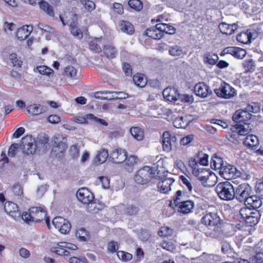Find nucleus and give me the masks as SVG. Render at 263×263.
Masks as SVG:
<instances>
[{"label":"nucleus","instance_id":"e2e57ef3","mask_svg":"<svg viewBox=\"0 0 263 263\" xmlns=\"http://www.w3.org/2000/svg\"><path fill=\"white\" fill-rule=\"evenodd\" d=\"M179 178L182 183L186 186L188 190L190 192H191L192 191L193 187L190 181V179L184 176H180Z\"/></svg>","mask_w":263,"mask_h":263},{"label":"nucleus","instance_id":"864d4df0","mask_svg":"<svg viewBox=\"0 0 263 263\" xmlns=\"http://www.w3.org/2000/svg\"><path fill=\"white\" fill-rule=\"evenodd\" d=\"M80 3L85 9L88 11H91L95 8V4L92 1L81 0Z\"/></svg>","mask_w":263,"mask_h":263},{"label":"nucleus","instance_id":"f03ea898","mask_svg":"<svg viewBox=\"0 0 263 263\" xmlns=\"http://www.w3.org/2000/svg\"><path fill=\"white\" fill-rule=\"evenodd\" d=\"M255 191L257 195L252 194L243 201L245 206L252 209L259 208L262 204L261 199H263V182H260L255 186Z\"/></svg>","mask_w":263,"mask_h":263},{"label":"nucleus","instance_id":"6e6552de","mask_svg":"<svg viewBox=\"0 0 263 263\" xmlns=\"http://www.w3.org/2000/svg\"><path fill=\"white\" fill-rule=\"evenodd\" d=\"M252 193L251 187L247 183L238 185L234 189L235 198L239 202H243Z\"/></svg>","mask_w":263,"mask_h":263},{"label":"nucleus","instance_id":"4468645a","mask_svg":"<svg viewBox=\"0 0 263 263\" xmlns=\"http://www.w3.org/2000/svg\"><path fill=\"white\" fill-rule=\"evenodd\" d=\"M220 173L221 176L227 180L234 179L240 176V172L232 165H227L221 168Z\"/></svg>","mask_w":263,"mask_h":263},{"label":"nucleus","instance_id":"5fc2aeb1","mask_svg":"<svg viewBox=\"0 0 263 263\" xmlns=\"http://www.w3.org/2000/svg\"><path fill=\"white\" fill-rule=\"evenodd\" d=\"M76 235L80 240L85 241L87 240L88 232L84 229H81L77 231Z\"/></svg>","mask_w":263,"mask_h":263},{"label":"nucleus","instance_id":"aec40b11","mask_svg":"<svg viewBox=\"0 0 263 263\" xmlns=\"http://www.w3.org/2000/svg\"><path fill=\"white\" fill-rule=\"evenodd\" d=\"M234 126L238 135L246 136L252 131L253 125L250 122H244L243 123H236Z\"/></svg>","mask_w":263,"mask_h":263},{"label":"nucleus","instance_id":"0e129e2a","mask_svg":"<svg viewBox=\"0 0 263 263\" xmlns=\"http://www.w3.org/2000/svg\"><path fill=\"white\" fill-rule=\"evenodd\" d=\"M194 139V136L192 134L187 135L180 140V144L185 146L189 144Z\"/></svg>","mask_w":263,"mask_h":263},{"label":"nucleus","instance_id":"c9c22d12","mask_svg":"<svg viewBox=\"0 0 263 263\" xmlns=\"http://www.w3.org/2000/svg\"><path fill=\"white\" fill-rule=\"evenodd\" d=\"M219 58L217 54L213 53L208 52L204 55V62L205 64L215 65L218 61Z\"/></svg>","mask_w":263,"mask_h":263},{"label":"nucleus","instance_id":"09e8293b","mask_svg":"<svg viewBox=\"0 0 263 263\" xmlns=\"http://www.w3.org/2000/svg\"><path fill=\"white\" fill-rule=\"evenodd\" d=\"M117 254L118 258L123 261L130 260L133 257L131 254L124 251H118Z\"/></svg>","mask_w":263,"mask_h":263},{"label":"nucleus","instance_id":"bf43d9fd","mask_svg":"<svg viewBox=\"0 0 263 263\" xmlns=\"http://www.w3.org/2000/svg\"><path fill=\"white\" fill-rule=\"evenodd\" d=\"M252 209L248 208L247 207L242 208L240 211V215L241 217L245 220L248 217H249L250 215H252V213L253 211H251Z\"/></svg>","mask_w":263,"mask_h":263},{"label":"nucleus","instance_id":"3c124183","mask_svg":"<svg viewBox=\"0 0 263 263\" xmlns=\"http://www.w3.org/2000/svg\"><path fill=\"white\" fill-rule=\"evenodd\" d=\"M173 233V230L167 227H161L158 231V235L161 237H167Z\"/></svg>","mask_w":263,"mask_h":263},{"label":"nucleus","instance_id":"69168bd1","mask_svg":"<svg viewBox=\"0 0 263 263\" xmlns=\"http://www.w3.org/2000/svg\"><path fill=\"white\" fill-rule=\"evenodd\" d=\"M243 66L246 71H249L253 70L254 67V63L252 59L246 60L243 62Z\"/></svg>","mask_w":263,"mask_h":263},{"label":"nucleus","instance_id":"7c9ffc66","mask_svg":"<svg viewBox=\"0 0 263 263\" xmlns=\"http://www.w3.org/2000/svg\"><path fill=\"white\" fill-rule=\"evenodd\" d=\"M243 144L249 148H253L259 144V141L256 136L251 134L245 138Z\"/></svg>","mask_w":263,"mask_h":263},{"label":"nucleus","instance_id":"f257e3e1","mask_svg":"<svg viewBox=\"0 0 263 263\" xmlns=\"http://www.w3.org/2000/svg\"><path fill=\"white\" fill-rule=\"evenodd\" d=\"M182 192L178 190L176 192L173 200L170 201V206L172 208H177L178 212L187 214L193 212L195 208V203L191 200H185Z\"/></svg>","mask_w":263,"mask_h":263},{"label":"nucleus","instance_id":"13d9d810","mask_svg":"<svg viewBox=\"0 0 263 263\" xmlns=\"http://www.w3.org/2000/svg\"><path fill=\"white\" fill-rule=\"evenodd\" d=\"M9 59L14 66L20 67L22 65V62L17 57L16 53H11L9 55Z\"/></svg>","mask_w":263,"mask_h":263},{"label":"nucleus","instance_id":"2f4dec72","mask_svg":"<svg viewBox=\"0 0 263 263\" xmlns=\"http://www.w3.org/2000/svg\"><path fill=\"white\" fill-rule=\"evenodd\" d=\"M119 27L122 31L128 34H132L134 32L133 25L128 21H120Z\"/></svg>","mask_w":263,"mask_h":263},{"label":"nucleus","instance_id":"2eb2a0df","mask_svg":"<svg viewBox=\"0 0 263 263\" xmlns=\"http://www.w3.org/2000/svg\"><path fill=\"white\" fill-rule=\"evenodd\" d=\"M257 37V33L253 30L248 29L246 32L240 33L237 36L238 42L245 44L251 43L252 39H255Z\"/></svg>","mask_w":263,"mask_h":263},{"label":"nucleus","instance_id":"79ce46f5","mask_svg":"<svg viewBox=\"0 0 263 263\" xmlns=\"http://www.w3.org/2000/svg\"><path fill=\"white\" fill-rule=\"evenodd\" d=\"M111 92L109 91H97L95 93V97L96 99H99L101 100H112L113 97L112 96H108L107 95L111 94Z\"/></svg>","mask_w":263,"mask_h":263},{"label":"nucleus","instance_id":"052dcab7","mask_svg":"<svg viewBox=\"0 0 263 263\" xmlns=\"http://www.w3.org/2000/svg\"><path fill=\"white\" fill-rule=\"evenodd\" d=\"M13 194L18 198L21 197L23 194V188L19 184H15L12 187Z\"/></svg>","mask_w":263,"mask_h":263},{"label":"nucleus","instance_id":"412c9836","mask_svg":"<svg viewBox=\"0 0 263 263\" xmlns=\"http://www.w3.org/2000/svg\"><path fill=\"white\" fill-rule=\"evenodd\" d=\"M5 211L10 216L15 218L20 216L17 205L12 202H7L4 205Z\"/></svg>","mask_w":263,"mask_h":263},{"label":"nucleus","instance_id":"cd10ccee","mask_svg":"<svg viewBox=\"0 0 263 263\" xmlns=\"http://www.w3.org/2000/svg\"><path fill=\"white\" fill-rule=\"evenodd\" d=\"M108 151L104 148H101L97 152V155L95 158L94 162L97 164H100L104 163L108 157Z\"/></svg>","mask_w":263,"mask_h":263},{"label":"nucleus","instance_id":"f704fd0d","mask_svg":"<svg viewBox=\"0 0 263 263\" xmlns=\"http://www.w3.org/2000/svg\"><path fill=\"white\" fill-rule=\"evenodd\" d=\"M40 8L47 15L51 17H54V11L52 7L46 2L42 1L39 3Z\"/></svg>","mask_w":263,"mask_h":263},{"label":"nucleus","instance_id":"680f3d73","mask_svg":"<svg viewBox=\"0 0 263 263\" xmlns=\"http://www.w3.org/2000/svg\"><path fill=\"white\" fill-rule=\"evenodd\" d=\"M118 249V243L117 241H111L107 245V251L111 253L117 252Z\"/></svg>","mask_w":263,"mask_h":263},{"label":"nucleus","instance_id":"603ef678","mask_svg":"<svg viewBox=\"0 0 263 263\" xmlns=\"http://www.w3.org/2000/svg\"><path fill=\"white\" fill-rule=\"evenodd\" d=\"M160 246L164 249L171 252L173 251L175 249V245L172 241H170L163 240L161 242Z\"/></svg>","mask_w":263,"mask_h":263},{"label":"nucleus","instance_id":"1a4fd4ad","mask_svg":"<svg viewBox=\"0 0 263 263\" xmlns=\"http://www.w3.org/2000/svg\"><path fill=\"white\" fill-rule=\"evenodd\" d=\"M214 91L218 97L224 99H230L236 95L235 89L225 82L221 83L219 88L215 89Z\"/></svg>","mask_w":263,"mask_h":263},{"label":"nucleus","instance_id":"ddd939ff","mask_svg":"<svg viewBox=\"0 0 263 263\" xmlns=\"http://www.w3.org/2000/svg\"><path fill=\"white\" fill-rule=\"evenodd\" d=\"M177 138L174 135H171L168 132H164L162 135L163 149L166 152H170L176 146Z\"/></svg>","mask_w":263,"mask_h":263},{"label":"nucleus","instance_id":"f8f14e48","mask_svg":"<svg viewBox=\"0 0 263 263\" xmlns=\"http://www.w3.org/2000/svg\"><path fill=\"white\" fill-rule=\"evenodd\" d=\"M35 141L31 136L27 135L21 139L20 145L23 147L24 152L27 155L33 154L36 150Z\"/></svg>","mask_w":263,"mask_h":263},{"label":"nucleus","instance_id":"5701e85b","mask_svg":"<svg viewBox=\"0 0 263 263\" xmlns=\"http://www.w3.org/2000/svg\"><path fill=\"white\" fill-rule=\"evenodd\" d=\"M164 98L168 101H176L179 99L180 95L175 89L166 88L163 91Z\"/></svg>","mask_w":263,"mask_h":263},{"label":"nucleus","instance_id":"393cba45","mask_svg":"<svg viewBox=\"0 0 263 263\" xmlns=\"http://www.w3.org/2000/svg\"><path fill=\"white\" fill-rule=\"evenodd\" d=\"M159 24H157L155 27H151L147 29L145 31V34L150 38L155 40H160L163 37V33L159 30Z\"/></svg>","mask_w":263,"mask_h":263},{"label":"nucleus","instance_id":"4c0bfd02","mask_svg":"<svg viewBox=\"0 0 263 263\" xmlns=\"http://www.w3.org/2000/svg\"><path fill=\"white\" fill-rule=\"evenodd\" d=\"M137 158L135 156H130L127 157L125 164V168L128 172L133 171L134 166L136 164Z\"/></svg>","mask_w":263,"mask_h":263},{"label":"nucleus","instance_id":"72a5a7b5","mask_svg":"<svg viewBox=\"0 0 263 263\" xmlns=\"http://www.w3.org/2000/svg\"><path fill=\"white\" fill-rule=\"evenodd\" d=\"M159 21L160 23H159L158 28L163 34V32L170 34H173L175 33L176 29L173 26L166 23H161L160 20H159Z\"/></svg>","mask_w":263,"mask_h":263},{"label":"nucleus","instance_id":"49530a36","mask_svg":"<svg viewBox=\"0 0 263 263\" xmlns=\"http://www.w3.org/2000/svg\"><path fill=\"white\" fill-rule=\"evenodd\" d=\"M128 4L131 8L138 11L143 8L142 3L140 0H129Z\"/></svg>","mask_w":263,"mask_h":263},{"label":"nucleus","instance_id":"4be33fe9","mask_svg":"<svg viewBox=\"0 0 263 263\" xmlns=\"http://www.w3.org/2000/svg\"><path fill=\"white\" fill-rule=\"evenodd\" d=\"M238 28V25L236 23L228 24L222 22L219 25V29L221 33L231 35L233 34Z\"/></svg>","mask_w":263,"mask_h":263},{"label":"nucleus","instance_id":"6ab92c4d","mask_svg":"<svg viewBox=\"0 0 263 263\" xmlns=\"http://www.w3.org/2000/svg\"><path fill=\"white\" fill-rule=\"evenodd\" d=\"M174 180L171 177H166L159 181L158 183V188L159 192L163 194H167L171 190V186Z\"/></svg>","mask_w":263,"mask_h":263},{"label":"nucleus","instance_id":"9d476101","mask_svg":"<svg viewBox=\"0 0 263 263\" xmlns=\"http://www.w3.org/2000/svg\"><path fill=\"white\" fill-rule=\"evenodd\" d=\"M30 214L34 222H40L45 220L46 223L50 228L49 219L47 217L46 211L43 206L30 208Z\"/></svg>","mask_w":263,"mask_h":263},{"label":"nucleus","instance_id":"c85d7f7f","mask_svg":"<svg viewBox=\"0 0 263 263\" xmlns=\"http://www.w3.org/2000/svg\"><path fill=\"white\" fill-rule=\"evenodd\" d=\"M260 215L258 211H253L251 215L248 217L245 220L246 223L249 227H253L255 226L259 221Z\"/></svg>","mask_w":263,"mask_h":263},{"label":"nucleus","instance_id":"e433bc0d","mask_svg":"<svg viewBox=\"0 0 263 263\" xmlns=\"http://www.w3.org/2000/svg\"><path fill=\"white\" fill-rule=\"evenodd\" d=\"M123 12V7L120 3H115L111 7L110 15L111 16H116L118 14L121 15Z\"/></svg>","mask_w":263,"mask_h":263},{"label":"nucleus","instance_id":"338daca9","mask_svg":"<svg viewBox=\"0 0 263 263\" xmlns=\"http://www.w3.org/2000/svg\"><path fill=\"white\" fill-rule=\"evenodd\" d=\"M246 51L245 49L236 47L234 57L238 59H242L246 56Z\"/></svg>","mask_w":263,"mask_h":263},{"label":"nucleus","instance_id":"39448f33","mask_svg":"<svg viewBox=\"0 0 263 263\" xmlns=\"http://www.w3.org/2000/svg\"><path fill=\"white\" fill-rule=\"evenodd\" d=\"M78 199L85 204L90 205V207H93V209L89 210L90 212H96V203L93 202L94 196L92 193L87 188L80 189L77 193ZM90 208V206H89Z\"/></svg>","mask_w":263,"mask_h":263},{"label":"nucleus","instance_id":"20e7f679","mask_svg":"<svg viewBox=\"0 0 263 263\" xmlns=\"http://www.w3.org/2000/svg\"><path fill=\"white\" fill-rule=\"evenodd\" d=\"M155 177V169L148 166H145L139 169L134 176L137 183L145 184Z\"/></svg>","mask_w":263,"mask_h":263},{"label":"nucleus","instance_id":"8fccbe9b","mask_svg":"<svg viewBox=\"0 0 263 263\" xmlns=\"http://www.w3.org/2000/svg\"><path fill=\"white\" fill-rule=\"evenodd\" d=\"M100 42V39H96L89 42V48L91 50H93L96 52H99L101 50V47L98 44V43Z\"/></svg>","mask_w":263,"mask_h":263},{"label":"nucleus","instance_id":"6e6d98bb","mask_svg":"<svg viewBox=\"0 0 263 263\" xmlns=\"http://www.w3.org/2000/svg\"><path fill=\"white\" fill-rule=\"evenodd\" d=\"M85 119L94 121L96 122L100 123L104 126H107L108 125V123L104 120L98 118L91 114L86 115L84 120Z\"/></svg>","mask_w":263,"mask_h":263},{"label":"nucleus","instance_id":"a19ab883","mask_svg":"<svg viewBox=\"0 0 263 263\" xmlns=\"http://www.w3.org/2000/svg\"><path fill=\"white\" fill-rule=\"evenodd\" d=\"M169 54L173 57L181 56L183 53L182 48L178 45L172 46L168 50Z\"/></svg>","mask_w":263,"mask_h":263},{"label":"nucleus","instance_id":"58836bf2","mask_svg":"<svg viewBox=\"0 0 263 263\" xmlns=\"http://www.w3.org/2000/svg\"><path fill=\"white\" fill-rule=\"evenodd\" d=\"M133 81L136 85L139 87H143L146 84V80L143 75L137 74L133 77Z\"/></svg>","mask_w":263,"mask_h":263},{"label":"nucleus","instance_id":"f3484780","mask_svg":"<svg viewBox=\"0 0 263 263\" xmlns=\"http://www.w3.org/2000/svg\"><path fill=\"white\" fill-rule=\"evenodd\" d=\"M201 222L206 226H215L220 223V218L216 213L210 212L202 218Z\"/></svg>","mask_w":263,"mask_h":263},{"label":"nucleus","instance_id":"4d7b16f0","mask_svg":"<svg viewBox=\"0 0 263 263\" xmlns=\"http://www.w3.org/2000/svg\"><path fill=\"white\" fill-rule=\"evenodd\" d=\"M240 135H238V133H236V130L235 132L228 133L226 137L229 141L230 142L237 144L239 143L238 137Z\"/></svg>","mask_w":263,"mask_h":263},{"label":"nucleus","instance_id":"c03bdc74","mask_svg":"<svg viewBox=\"0 0 263 263\" xmlns=\"http://www.w3.org/2000/svg\"><path fill=\"white\" fill-rule=\"evenodd\" d=\"M174 126L178 128H184L187 124V122L183 117H177L173 122Z\"/></svg>","mask_w":263,"mask_h":263},{"label":"nucleus","instance_id":"9b49d317","mask_svg":"<svg viewBox=\"0 0 263 263\" xmlns=\"http://www.w3.org/2000/svg\"><path fill=\"white\" fill-rule=\"evenodd\" d=\"M52 223L55 228L57 229L61 233L63 234L68 233L71 230L70 222L62 217L59 216L54 218L52 221Z\"/></svg>","mask_w":263,"mask_h":263},{"label":"nucleus","instance_id":"0eeeda50","mask_svg":"<svg viewBox=\"0 0 263 263\" xmlns=\"http://www.w3.org/2000/svg\"><path fill=\"white\" fill-rule=\"evenodd\" d=\"M252 106L248 105L244 110H237L232 117V119L236 124L249 122L252 117L251 112H254Z\"/></svg>","mask_w":263,"mask_h":263},{"label":"nucleus","instance_id":"774afa93","mask_svg":"<svg viewBox=\"0 0 263 263\" xmlns=\"http://www.w3.org/2000/svg\"><path fill=\"white\" fill-rule=\"evenodd\" d=\"M52 251L53 253H55L59 255L68 256L70 254L69 252L68 251L65 250L64 248L58 247L54 248V249Z\"/></svg>","mask_w":263,"mask_h":263},{"label":"nucleus","instance_id":"a878e982","mask_svg":"<svg viewBox=\"0 0 263 263\" xmlns=\"http://www.w3.org/2000/svg\"><path fill=\"white\" fill-rule=\"evenodd\" d=\"M47 108L40 104H31L27 108L28 113L32 115H39L43 112H46Z\"/></svg>","mask_w":263,"mask_h":263},{"label":"nucleus","instance_id":"473e14b6","mask_svg":"<svg viewBox=\"0 0 263 263\" xmlns=\"http://www.w3.org/2000/svg\"><path fill=\"white\" fill-rule=\"evenodd\" d=\"M104 54L108 58H115L117 54L116 48L112 45H106L103 48Z\"/></svg>","mask_w":263,"mask_h":263},{"label":"nucleus","instance_id":"bb28decb","mask_svg":"<svg viewBox=\"0 0 263 263\" xmlns=\"http://www.w3.org/2000/svg\"><path fill=\"white\" fill-rule=\"evenodd\" d=\"M225 166L223 164V161L221 157L217 156V154H215L211 161V167L213 170H219V173L222 171L221 168Z\"/></svg>","mask_w":263,"mask_h":263},{"label":"nucleus","instance_id":"7ed1b4c3","mask_svg":"<svg viewBox=\"0 0 263 263\" xmlns=\"http://www.w3.org/2000/svg\"><path fill=\"white\" fill-rule=\"evenodd\" d=\"M215 190L219 197L223 200L230 201L235 198L234 187L228 181L219 183Z\"/></svg>","mask_w":263,"mask_h":263},{"label":"nucleus","instance_id":"ea45409f","mask_svg":"<svg viewBox=\"0 0 263 263\" xmlns=\"http://www.w3.org/2000/svg\"><path fill=\"white\" fill-rule=\"evenodd\" d=\"M65 74L68 78L77 80V70L72 66H68L64 69Z\"/></svg>","mask_w":263,"mask_h":263},{"label":"nucleus","instance_id":"de8ad7c7","mask_svg":"<svg viewBox=\"0 0 263 263\" xmlns=\"http://www.w3.org/2000/svg\"><path fill=\"white\" fill-rule=\"evenodd\" d=\"M36 69L40 74L48 76L54 72L52 69L44 65L38 66L36 67Z\"/></svg>","mask_w":263,"mask_h":263},{"label":"nucleus","instance_id":"a211bd4d","mask_svg":"<svg viewBox=\"0 0 263 263\" xmlns=\"http://www.w3.org/2000/svg\"><path fill=\"white\" fill-rule=\"evenodd\" d=\"M110 158L116 163H122L127 158V153L124 149L116 148L111 152Z\"/></svg>","mask_w":263,"mask_h":263},{"label":"nucleus","instance_id":"b1692460","mask_svg":"<svg viewBox=\"0 0 263 263\" xmlns=\"http://www.w3.org/2000/svg\"><path fill=\"white\" fill-rule=\"evenodd\" d=\"M32 30V26L25 25L18 29L16 35L18 40H24L29 36Z\"/></svg>","mask_w":263,"mask_h":263},{"label":"nucleus","instance_id":"dca6fc26","mask_svg":"<svg viewBox=\"0 0 263 263\" xmlns=\"http://www.w3.org/2000/svg\"><path fill=\"white\" fill-rule=\"evenodd\" d=\"M195 94L201 98H205L212 93L209 86L204 83H198L194 87Z\"/></svg>","mask_w":263,"mask_h":263},{"label":"nucleus","instance_id":"c756f323","mask_svg":"<svg viewBox=\"0 0 263 263\" xmlns=\"http://www.w3.org/2000/svg\"><path fill=\"white\" fill-rule=\"evenodd\" d=\"M129 133L133 138L137 141H142L144 139V132L139 127H132L129 129Z\"/></svg>","mask_w":263,"mask_h":263},{"label":"nucleus","instance_id":"a18cd8bd","mask_svg":"<svg viewBox=\"0 0 263 263\" xmlns=\"http://www.w3.org/2000/svg\"><path fill=\"white\" fill-rule=\"evenodd\" d=\"M193 175L197 177L198 179L202 182L204 186L207 185L206 183L209 179L210 174L199 173V170H195L194 171Z\"/></svg>","mask_w":263,"mask_h":263},{"label":"nucleus","instance_id":"423d86ee","mask_svg":"<svg viewBox=\"0 0 263 263\" xmlns=\"http://www.w3.org/2000/svg\"><path fill=\"white\" fill-rule=\"evenodd\" d=\"M52 152L56 157H61L67 148V139L61 135H57L53 138Z\"/></svg>","mask_w":263,"mask_h":263},{"label":"nucleus","instance_id":"37998d69","mask_svg":"<svg viewBox=\"0 0 263 263\" xmlns=\"http://www.w3.org/2000/svg\"><path fill=\"white\" fill-rule=\"evenodd\" d=\"M70 30L71 34L73 36L77 37L79 39L82 37V32L81 31V30L78 28L76 24L74 22L71 23V24L70 25Z\"/></svg>","mask_w":263,"mask_h":263}]
</instances>
